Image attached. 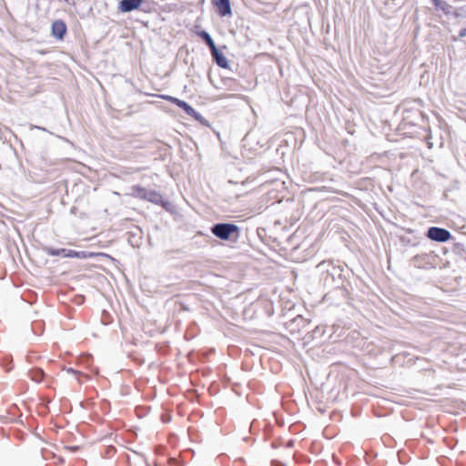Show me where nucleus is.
<instances>
[{
    "label": "nucleus",
    "instance_id": "obj_5",
    "mask_svg": "<svg viewBox=\"0 0 466 466\" xmlns=\"http://www.w3.org/2000/svg\"><path fill=\"white\" fill-rule=\"evenodd\" d=\"M132 195L136 198L147 199L153 203H159L162 201L161 196L159 194H157L155 191H147V189L142 188V187L133 188Z\"/></svg>",
    "mask_w": 466,
    "mask_h": 466
},
{
    "label": "nucleus",
    "instance_id": "obj_8",
    "mask_svg": "<svg viewBox=\"0 0 466 466\" xmlns=\"http://www.w3.org/2000/svg\"><path fill=\"white\" fill-rule=\"evenodd\" d=\"M437 11H441L446 16L450 17L453 6L448 4L445 0H436L432 3Z\"/></svg>",
    "mask_w": 466,
    "mask_h": 466
},
{
    "label": "nucleus",
    "instance_id": "obj_3",
    "mask_svg": "<svg viewBox=\"0 0 466 466\" xmlns=\"http://www.w3.org/2000/svg\"><path fill=\"white\" fill-rule=\"evenodd\" d=\"M212 233L220 239L227 240L233 233L238 231V228L234 224L218 223L212 227Z\"/></svg>",
    "mask_w": 466,
    "mask_h": 466
},
{
    "label": "nucleus",
    "instance_id": "obj_23",
    "mask_svg": "<svg viewBox=\"0 0 466 466\" xmlns=\"http://www.w3.org/2000/svg\"><path fill=\"white\" fill-rule=\"evenodd\" d=\"M68 372L75 373L73 370H68Z\"/></svg>",
    "mask_w": 466,
    "mask_h": 466
},
{
    "label": "nucleus",
    "instance_id": "obj_4",
    "mask_svg": "<svg viewBox=\"0 0 466 466\" xmlns=\"http://www.w3.org/2000/svg\"><path fill=\"white\" fill-rule=\"evenodd\" d=\"M410 369L414 372L424 371L428 374H431L432 369L431 364L424 358H419L413 356L411 358V354L410 353Z\"/></svg>",
    "mask_w": 466,
    "mask_h": 466
},
{
    "label": "nucleus",
    "instance_id": "obj_15",
    "mask_svg": "<svg viewBox=\"0 0 466 466\" xmlns=\"http://www.w3.org/2000/svg\"><path fill=\"white\" fill-rule=\"evenodd\" d=\"M450 17H454V18L466 17V10L464 9V7H458V8L453 7Z\"/></svg>",
    "mask_w": 466,
    "mask_h": 466
},
{
    "label": "nucleus",
    "instance_id": "obj_1",
    "mask_svg": "<svg viewBox=\"0 0 466 466\" xmlns=\"http://www.w3.org/2000/svg\"><path fill=\"white\" fill-rule=\"evenodd\" d=\"M410 263H411L417 268H432L436 263L437 256L432 251L421 250L420 253H414L413 250H410Z\"/></svg>",
    "mask_w": 466,
    "mask_h": 466
},
{
    "label": "nucleus",
    "instance_id": "obj_19",
    "mask_svg": "<svg viewBox=\"0 0 466 466\" xmlns=\"http://www.w3.org/2000/svg\"><path fill=\"white\" fill-rule=\"evenodd\" d=\"M162 97L167 101H170L175 104V100H177L178 98L171 96H162Z\"/></svg>",
    "mask_w": 466,
    "mask_h": 466
},
{
    "label": "nucleus",
    "instance_id": "obj_13",
    "mask_svg": "<svg viewBox=\"0 0 466 466\" xmlns=\"http://www.w3.org/2000/svg\"><path fill=\"white\" fill-rule=\"evenodd\" d=\"M92 256H93L92 253H88L86 251L77 252V251L68 250V249L66 250V257H68V258H91Z\"/></svg>",
    "mask_w": 466,
    "mask_h": 466
},
{
    "label": "nucleus",
    "instance_id": "obj_7",
    "mask_svg": "<svg viewBox=\"0 0 466 466\" xmlns=\"http://www.w3.org/2000/svg\"><path fill=\"white\" fill-rule=\"evenodd\" d=\"M144 0H122L119 5V9L124 12H131L137 9Z\"/></svg>",
    "mask_w": 466,
    "mask_h": 466
},
{
    "label": "nucleus",
    "instance_id": "obj_2",
    "mask_svg": "<svg viewBox=\"0 0 466 466\" xmlns=\"http://www.w3.org/2000/svg\"><path fill=\"white\" fill-rule=\"evenodd\" d=\"M423 238H426L427 242L430 239L439 243H445L453 238L450 230L436 226L428 228Z\"/></svg>",
    "mask_w": 466,
    "mask_h": 466
},
{
    "label": "nucleus",
    "instance_id": "obj_10",
    "mask_svg": "<svg viewBox=\"0 0 466 466\" xmlns=\"http://www.w3.org/2000/svg\"><path fill=\"white\" fill-rule=\"evenodd\" d=\"M66 27L64 22L57 20L55 21L52 24V34L54 36L62 39L65 33H66Z\"/></svg>",
    "mask_w": 466,
    "mask_h": 466
},
{
    "label": "nucleus",
    "instance_id": "obj_20",
    "mask_svg": "<svg viewBox=\"0 0 466 466\" xmlns=\"http://www.w3.org/2000/svg\"><path fill=\"white\" fill-rule=\"evenodd\" d=\"M414 103H416L418 106H421L422 101L420 99H414Z\"/></svg>",
    "mask_w": 466,
    "mask_h": 466
},
{
    "label": "nucleus",
    "instance_id": "obj_22",
    "mask_svg": "<svg viewBox=\"0 0 466 466\" xmlns=\"http://www.w3.org/2000/svg\"><path fill=\"white\" fill-rule=\"evenodd\" d=\"M76 449H77V447H72V448H70V450H72V451H76Z\"/></svg>",
    "mask_w": 466,
    "mask_h": 466
},
{
    "label": "nucleus",
    "instance_id": "obj_25",
    "mask_svg": "<svg viewBox=\"0 0 466 466\" xmlns=\"http://www.w3.org/2000/svg\"><path fill=\"white\" fill-rule=\"evenodd\" d=\"M409 305H410V307L411 306V302L410 301L409 302Z\"/></svg>",
    "mask_w": 466,
    "mask_h": 466
},
{
    "label": "nucleus",
    "instance_id": "obj_11",
    "mask_svg": "<svg viewBox=\"0 0 466 466\" xmlns=\"http://www.w3.org/2000/svg\"><path fill=\"white\" fill-rule=\"evenodd\" d=\"M211 54L218 66L222 68H227L228 66V59L218 50L217 46L215 49H211Z\"/></svg>",
    "mask_w": 466,
    "mask_h": 466
},
{
    "label": "nucleus",
    "instance_id": "obj_21",
    "mask_svg": "<svg viewBox=\"0 0 466 466\" xmlns=\"http://www.w3.org/2000/svg\"><path fill=\"white\" fill-rule=\"evenodd\" d=\"M409 125H410V127H415L416 126L415 124H413V122L411 120H410Z\"/></svg>",
    "mask_w": 466,
    "mask_h": 466
},
{
    "label": "nucleus",
    "instance_id": "obj_24",
    "mask_svg": "<svg viewBox=\"0 0 466 466\" xmlns=\"http://www.w3.org/2000/svg\"><path fill=\"white\" fill-rule=\"evenodd\" d=\"M436 0H431V3L432 4L433 2H435Z\"/></svg>",
    "mask_w": 466,
    "mask_h": 466
},
{
    "label": "nucleus",
    "instance_id": "obj_17",
    "mask_svg": "<svg viewBox=\"0 0 466 466\" xmlns=\"http://www.w3.org/2000/svg\"><path fill=\"white\" fill-rule=\"evenodd\" d=\"M43 373L41 370H37V371H35L33 374H32V379L35 381H39L41 377H42Z\"/></svg>",
    "mask_w": 466,
    "mask_h": 466
},
{
    "label": "nucleus",
    "instance_id": "obj_9",
    "mask_svg": "<svg viewBox=\"0 0 466 466\" xmlns=\"http://www.w3.org/2000/svg\"><path fill=\"white\" fill-rule=\"evenodd\" d=\"M215 5H217L218 13L221 16L231 15L229 0H216Z\"/></svg>",
    "mask_w": 466,
    "mask_h": 466
},
{
    "label": "nucleus",
    "instance_id": "obj_16",
    "mask_svg": "<svg viewBox=\"0 0 466 466\" xmlns=\"http://www.w3.org/2000/svg\"><path fill=\"white\" fill-rule=\"evenodd\" d=\"M66 248L54 249L51 248H46V251L48 255L51 256H63L66 257Z\"/></svg>",
    "mask_w": 466,
    "mask_h": 466
},
{
    "label": "nucleus",
    "instance_id": "obj_18",
    "mask_svg": "<svg viewBox=\"0 0 466 466\" xmlns=\"http://www.w3.org/2000/svg\"><path fill=\"white\" fill-rule=\"evenodd\" d=\"M466 36V27L460 30L458 37H453L454 41H457L458 38H462Z\"/></svg>",
    "mask_w": 466,
    "mask_h": 466
},
{
    "label": "nucleus",
    "instance_id": "obj_12",
    "mask_svg": "<svg viewBox=\"0 0 466 466\" xmlns=\"http://www.w3.org/2000/svg\"><path fill=\"white\" fill-rule=\"evenodd\" d=\"M175 104L185 110V112L190 116L198 119L199 117V114L187 103L182 101L180 99L175 100Z\"/></svg>",
    "mask_w": 466,
    "mask_h": 466
},
{
    "label": "nucleus",
    "instance_id": "obj_6",
    "mask_svg": "<svg viewBox=\"0 0 466 466\" xmlns=\"http://www.w3.org/2000/svg\"><path fill=\"white\" fill-rule=\"evenodd\" d=\"M414 231L410 229V236L412 235V238L410 237V250H413L414 253H420L421 250H426L428 242L426 238L421 236L413 235Z\"/></svg>",
    "mask_w": 466,
    "mask_h": 466
},
{
    "label": "nucleus",
    "instance_id": "obj_14",
    "mask_svg": "<svg viewBox=\"0 0 466 466\" xmlns=\"http://www.w3.org/2000/svg\"><path fill=\"white\" fill-rule=\"evenodd\" d=\"M198 35L206 41V43L209 46L210 50L215 49L216 45H215L213 39L211 38L210 35L208 32L201 31L198 33Z\"/></svg>",
    "mask_w": 466,
    "mask_h": 466
}]
</instances>
